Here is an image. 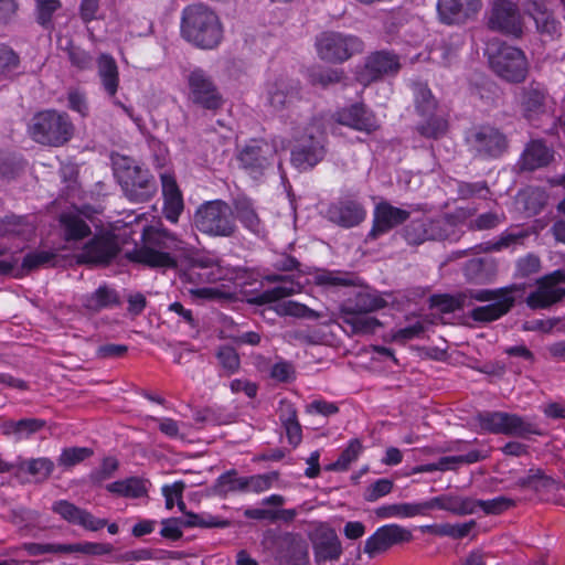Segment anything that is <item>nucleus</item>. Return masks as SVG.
<instances>
[{
	"label": "nucleus",
	"mask_w": 565,
	"mask_h": 565,
	"mask_svg": "<svg viewBox=\"0 0 565 565\" xmlns=\"http://www.w3.org/2000/svg\"><path fill=\"white\" fill-rule=\"evenodd\" d=\"M97 74L108 96L115 97L119 87V72L115 58L106 53L98 56Z\"/></svg>",
	"instance_id": "obj_33"
},
{
	"label": "nucleus",
	"mask_w": 565,
	"mask_h": 565,
	"mask_svg": "<svg viewBox=\"0 0 565 565\" xmlns=\"http://www.w3.org/2000/svg\"><path fill=\"white\" fill-rule=\"evenodd\" d=\"M469 151L483 160L500 158L508 150V139L503 132L492 126H479L466 135Z\"/></svg>",
	"instance_id": "obj_9"
},
{
	"label": "nucleus",
	"mask_w": 565,
	"mask_h": 565,
	"mask_svg": "<svg viewBox=\"0 0 565 565\" xmlns=\"http://www.w3.org/2000/svg\"><path fill=\"white\" fill-rule=\"evenodd\" d=\"M119 253L116 238L109 234L98 235L88 241L81 254L79 259L89 264H108Z\"/></svg>",
	"instance_id": "obj_22"
},
{
	"label": "nucleus",
	"mask_w": 565,
	"mask_h": 565,
	"mask_svg": "<svg viewBox=\"0 0 565 565\" xmlns=\"http://www.w3.org/2000/svg\"><path fill=\"white\" fill-rule=\"evenodd\" d=\"M74 130L70 116L54 109L36 113L28 126L35 142L51 147L64 146L73 138Z\"/></svg>",
	"instance_id": "obj_4"
},
{
	"label": "nucleus",
	"mask_w": 565,
	"mask_h": 565,
	"mask_svg": "<svg viewBox=\"0 0 565 565\" xmlns=\"http://www.w3.org/2000/svg\"><path fill=\"white\" fill-rule=\"evenodd\" d=\"M118 303L119 296L117 291L107 285L99 286L94 292L83 298V307L90 312H99Z\"/></svg>",
	"instance_id": "obj_39"
},
{
	"label": "nucleus",
	"mask_w": 565,
	"mask_h": 565,
	"mask_svg": "<svg viewBox=\"0 0 565 565\" xmlns=\"http://www.w3.org/2000/svg\"><path fill=\"white\" fill-rule=\"evenodd\" d=\"M279 418L286 430L289 444L292 446H298L301 441L302 434L294 405L282 402L279 407Z\"/></svg>",
	"instance_id": "obj_43"
},
{
	"label": "nucleus",
	"mask_w": 565,
	"mask_h": 565,
	"mask_svg": "<svg viewBox=\"0 0 565 565\" xmlns=\"http://www.w3.org/2000/svg\"><path fill=\"white\" fill-rule=\"evenodd\" d=\"M324 131L319 120H312L291 152V162L300 170L316 166L324 156Z\"/></svg>",
	"instance_id": "obj_11"
},
{
	"label": "nucleus",
	"mask_w": 565,
	"mask_h": 565,
	"mask_svg": "<svg viewBox=\"0 0 565 565\" xmlns=\"http://www.w3.org/2000/svg\"><path fill=\"white\" fill-rule=\"evenodd\" d=\"M337 121L366 134H371L379 128L374 115L360 104L340 110L337 115Z\"/></svg>",
	"instance_id": "obj_27"
},
{
	"label": "nucleus",
	"mask_w": 565,
	"mask_h": 565,
	"mask_svg": "<svg viewBox=\"0 0 565 565\" xmlns=\"http://www.w3.org/2000/svg\"><path fill=\"white\" fill-rule=\"evenodd\" d=\"M401 67L398 56L387 51L369 54L363 66L356 72V79L366 86L386 75H394Z\"/></svg>",
	"instance_id": "obj_12"
},
{
	"label": "nucleus",
	"mask_w": 565,
	"mask_h": 565,
	"mask_svg": "<svg viewBox=\"0 0 565 565\" xmlns=\"http://www.w3.org/2000/svg\"><path fill=\"white\" fill-rule=\"evenodd\" d=\"M413 540L412 531L398 524H386L379 527L373 535H371L364 545V552L374 557L381 553L386 552L393 545L407 543Z\"/></svg>",
	"instance_id": "obj_16"
},
{
	"label": "nucleus",
	"mask_w": 565,
	"mask_h": 565,
	"mask_svg": "<svg viewBox=\"0 0 565 565\" xmlns=\"http://www.w3.org/2000/svg\"><path fill=\"white\" fill-rule=\"evenodd\" d=\"M182 525L184 527H226L230 525V522L226 520H218L215 516L209 514H195V513H186L185 518L182 519Z\"/></svg>",
	"instance_id": "obj_62"
},
{
	"label": "nucleus",
	"mask_w": 565,
	"mask_h": 565,
	"mask_svg": "<svg viewBox=\"0 0 565 565\" xmlns=\"http://www.w3.org/2000/svg\"><path fill=\"white\" fill-rule=\"evenodd\" d=\"M488 26L493 31L519 36L522 33V20L516 4L511 0H494Z\"/></svg>",
	"instance_id": "obj_15"
},
{
	"label": "nucleus",
	"mask_w": 565,
	"mask_h": 565,
	"mask_svg": "<svg viewBox=\"0 0 565 565\" xmlns=\"http://www.w3.org/2000/svg\"><path fill=\"white\" fill-rule=\"evenodd\" d=\"M386 306L385 299L381 296L370 292H360L353 301L349 300L341 308H350L360 313H370Z\"/></svg>",
	"instance_id": "obj_44"
},
{
	"label": "nucleus",
	"mask_w": 565,
	"mask_h": 565,
	"mask_svg": "<svg viewBox=\"0 0 565 565\" xmlns=\"http://www.w3.org/2000/svg\"><path fill=\"white\" fill-rule=\"evenodd\" d=\"M316 49L318 56L331 64H342L354 55L363 53V40L351 33L326 31L317 36Z\"/></svg>",
	"instance_id": "obj_7"
},
{
	"label": "nucleus",
	"mask_w": 565,
	"mask_h": 565,
	"mask_svg": "<svg viewBox=\"0 0 565 565\" xmlns=\"http://www.w3.org/2000/svg\"><path fill=\"white\" fill-rule=\"evenodd\" d=\"M20 470H25L30 475L41 480L47 479L54 469V463L49 458H36L19 463Z\"/></svg>",
	"instance_id": "obj_59"
},
{
	"label": "nucleus",
	"mask_w": 565,
	"mask_h": 565,
	"mask_svg": "<svg viewBox=\"0 0 565 565\" xmlns=\"http://www.w3.org/2000/svg\"><path fill=\"white\" fill-rule=\"evenodd\" d=\"M472 498L444 494L420 502L422 514L435 508L449 511L457 515L472 514Z\"/></svg>",
	"instance_id": "obj_30"
},
{
	"label": "nucleus",
	"mask_w": 565,
	"mask_h": 565,
	"mask_svg": "<svg viewBox=\"0 0 565 565\" xmlns=\"http://www.w3.org/2000/svg\"><path fill=\"white\" fill-rule=\"evenodd\" d=\"M64 238L67 242L79 241L90 234V227L82 215L73 212L60 216Z\"/></svg>",
	"instance_id": "obj_40"
},
{
	"label": "nucleus",
	"mask_w": 565,
	"mask_h": 565,
	"mask_svg": "<svg viewBox=\"0 0 565 565\" xmlns=\"http://www.w3.org/2000/svg\"><path fill=\"white\" fill-rule=\"evenodd\" d=\"M181 34L190 43L201 49H214L223 38L218 17L203 4H193L182 12Z\"/></svg>",
	"instance_id": "obj_2"
},
{
	"label": "nucleus",
	"mask_w": 565,
	"mask_h": 565,
	"mask_svg": "<svg viewBox=\"0 0 565 565\" xmlns=\"http://www.w3.org/2000/svg\"><path fill=\"white\" fill-rule=\"evenodd\" d=\"M548 92L544 85L531 82L521 88L520 106L523 116L527 120L537 119L546 113Z\"/></svg>",
	"instance_id": "obj_25"
},
{
	"label": "nucleus",
	"mask_w": 565,
	"mask_h": 565,
	"mask_svg": "<svg viewBox=\"0 0 565 565\" xmlns=\"http://www.w3.org/2000/svg\"><path fill=\"white\" fill-rule=\"evenodd\" d=\"M215 356L224 375L231 376L239 370L241 359L234 348L222 345L217 349Z\"/></svg>",
	"instance_id": "obj_52"
},
{
	"label": "nucleus",
	"mask_w": 565,
	"mask_h": 565,
	"mask_svg": "<svg viewBox=\"0 0 565 565\" xmlns=\"http://www.w3.org/2000/svg\"><path fill=\"white\" fill-rule=\"evenodd\" d=\"M45 425V420L40 418H23L6 420L0 427L4 435H14L17 439H23L40 431Z\"/></svg>",
	"instance_id": "obj_41"
},
{
	"label": "nucleus",
	"mask_w": 565,
	"mask_h": 565,
	"mask_svg": "<svg viewBox=\"0 0 565 565\" xmlns=\"http://www.w3.org/2000/svg\"><path fill=\"white\" fill-rule=\"evenodd\" d=\"M472 514L477 508L481 509L486 514H501L514 505V501L507 497H497L490 500L472 499Z\"/></svg>",
	"instance_id": "obj_55"
},
{
	"label": "nucleus",
	"mask_w": 565,
	"mask_h": 565,
	"mask_svg": "<svg viewBox=\"0 0 565 565\" xmlns=\"http://www.w3.org/2000/svg\"><path fill=\"white\" fill-rule=\"evenodd\" d=\"M483 458H484V456H482L479 450H471L466 455L443 457L435 463H427V465L418 466V467L414 468V472L420 473V472H433V471H437V470H440V471L454 470L459 465L475 463V462L482 460Z\"/></svg>",
	"instance_id": "obj_37"
},
{
	"label": "nucleus",
	"mask_w": 565,
	"mask_h": 565,
	"mask_svg": "<svg viewBox=\"0 0 565 565\" xmlns=\"http://www.w3.org/2000/svg\"><path fill=\"white\" fill-rule=\"evenodd\" d=\"M193 224L199 232L211 237H232L237 232L233 209L222 200L201 204L194 213Z\"/></svg>",
	"instance_id": "obj_6"
},
{
	"label": "nucleus",
	"mask_w": 565,
	"mask_h": 565,
	"mask_svg": "<svg viewBox=\"0 0 565 565\" xmlns=\"http://www.w3.org/2000/svg\"><path fill=\"white\" fill-rule=\"evenodd\" d=\"M375 515L380 519L390 518H413L422 514L420 502L418 503H394L382 505L375 509Z\"/></svg>",
	"instance_id": "obj_46"
},
{
	"label": "nucleus",
	"mask_w": 565,
	"mask_h": 565,
	"mask_svg": "<svg viewBox=\"0 0 565 565\" xmlns=\"http://www.w3.org/2000/svg\"><path fill=\"white\" fill-rule=\"evenodd\" d=\"M480 427L492 434H503L527 438L529 435H541V430L532 423L525 422L516 414L504 412H484L477 415Z\"/></svg>",
	"instance_id": "obj_10"
},
{
	"label": "nucleus",
	"mask_w": 565,
	"mask_h": 565,
	"mask_svg": "<svg viewBox=\"0 0 565 565\" xmlns=\"http://www.w3.org/2000/svg\"><path fill=\"white\" fill-rule=\"evenodd\" d=\"M246 484L245 478L237 477L236 470H230L216 479L213 493L226 497L230 492L246 491Z\"/></svg>",
	"instance_id": "obj_47"
},
{
	"label": "nucleus",
	"mask_w": 565,
	"mask_h": 565,
	"mask_svg": "<svg viewBox=\"0 0 565 565\" xmlns=\"http://www.w3.org/2000/svg\"><path fill=\"white\" fill-rule=\"evenodd\" d=\"M186 244L167 230H151L145 236V244L127 254L132 262L151 268H175L174 253L184 252Z\"/></svg>",
	"instance_id": "obj_1"
},
{
	"label": "nucleus",
	"mask_w": 565,
	"mask_h": 565,
	"mask_svg": "<svg viewBox=\"0 0 565 565\" xmlns=\"http://www.w3.org/2000/svg\"><path fill=\"white\" fill-rule=\"evenodd\" d=\"M522 3L543 38L555 40L561 35V22L547 9L544 0H523Z\"/></svg>",
	"instance_id": "obj_20"
},
{
	"label": "nucleus",
	"mask_w": 565,
	"mask_h": 565,
	"mask_svg": "<svg viewBox=\"0 0 565 565\" xmlns=\"http://www.w3.org/2000/svg\"><path fill=\"white\" fill-rule=\"evenodd\" d=\"M190 99L210 110L218 109L223 99L211 77L201 68L193 70L188 76Z\"/></svg>",
	"instance_id": "obj_13"
},
{
	"label": "nucleus",
	"mask_w": 565,
	"mask_h": 565,
	"mask_svg": "<svg viewBox=\"0 0 565 565\" xmlns=\"http://www.w3.org/2000/svg\"><path fill=\"white\" fill-rule=\"evenodd\" d=\"M93 449L88 447L64 448L57 459V463L64 468H72L93 456Z\"/></svg>",
	"instance_id": "obj_57"
},
{
	"label": "nucleus",
	"mask_w": 565,
	"mask_h": 565,
	"mask_svg": "<svg viewBox=\"0 0 565 565\" xmlns=\"http://www.w3.org/2000/svg\"><path fill=\"white\" fill-rule=\"evenodd\" d=\"M115 177L125 196L135 203L149 201L157 192V182L148 169L134 159L118 157L114 161Z\"/></svg>",
	"instance_id": "obj_3"
},
{
	"label": "nucleus",
	"mask_w": 565,
	"mask_h": 565,
	"mask_svg": "<svg viewBox=\"0 0 565 565\" xmlns=\"http://www.w3.org/2000/svg\"><path fill=\"white\" fill-rule=\"evenodd\" d=\"M276 153L273 145L265 140H252L239 153V161L254 178L263 174L267 169Z\"/></svg>",
	"instance_id": "obj_17"
},
{
	"label": "nucleus",
	"mask_w": 565,
	"mask_h": 565,
	"mask_svg": "<svg viewBox=\"0 0 565 565\" xmlns=\"http://www.w3.org/2000/svg\"><path fill=\"white\" fill-rule=\"evenodd\" d=\"M504 220L505 216L503 213L490 211L471 218L468 223V228L471 231H488L495 228L502 224Z\"/></svg>",
	"instance_id": "obj_60"
},
{
	"label": "nucleus",
	"mask_w": 565,
	"mask_h": 565,
	"mask_svg": "<svg viewBox=\"0 0 565 565\" xmlns=\"http://www.w3.org/2000/svg\"><path fill=\"white\" fill-rule=\"evenodd\" d=\"M529 236L527 232L520 231L518 233L504 232L494 243H487L483 250H501L513 245L523 244V241Z\"/></svg>",
	"instance_id": "obj_63"
},
{
	"label": "nucleus",
	"mask_w": 565,
	"mask_h": 565,
	"mask_svg": "<svg viewBox=\"0 0 565 565\" xmlns=\"http://www.w3.org/2000/svg\"><path fill=\"white\" fill-rule=\"evenodd\" d=\"M162 194L164 199V215L171 222H177L183 211V199L175 179L167 173L161 174Z\"/></svg>",
	"instance_id": "obj_31"
},
{
	"label": "nucleus",
	"mask_w": 565,
	"mask_h": 565,
	"mask_svg": "<svg viewBox=\"0 0 565 565\" xmlns=\"http://www.w3.org/2000/svg\"><path fill=\"white\" fill-rule=\"evenodd\" d=\"M489 64L492 71L507 82L521 83L527 75V61L518 47L501 44L488 47Z\"/></svg>",
	"instance_id": "obj_8"
},
{
	"label": "nucleus",
	"mask_w": 565,
	"mask_h": 565,
	"mask_svg": "<svg viewBox=\"0 0 565 565\" xmlns=\"http://www.w3.org/2000/svg\"><path fill=\"white\" fill-rule=\"evenodd\" d=\"M315 282L322 287H348L355 285V277L344 271H321L315 276Z\"/></svg>",
	"instance_id": "obj_50"
},
{
	"label": "nucleus",
	"mask_w": 565,
	"mask_h": 565,
	"mask_svg": "<svg viewBox=\"0 0 565 565\" xmlns=\"http://www.w3.org/2000/svg\"><path fill=\"white\" fill-rule=\"evenodd\" d=\"M315 561L318 565L338 561L342 554L341 542L332 529H321L313 541Z\"/></svg>",
	"instance_id": "obj_28"
},
{
	"label": "nucleus",
	"mask_w": 565,
	"mask_h": 565,
	"mask_svg": "<svg viewBox=\"0 0 565 565\" xmlns=\"http://www.w3.org/2000/svg\"><path fill=\"white\" fill-rule=\"evenodd\" d=\"M340 318L353 334L374 333L382 326L376 318L352 311L350 308H340Z\"/></svg>",
	"instance_id": "obj_36"
},
{
	"label": "nucleus",
	"mask_w": 565,
	"mask_h": 565,
	"mask_svg": "<svg viewBox=\"0 0 565 565\" xmlns=\"http://www.w3.org/2000/svg\"><path fill=\"white\" fill-rule=\"evenodd\" d=\"M498 266L493 258H473L466 263L465 275L475 284H488L497 276Z\"/></svg>",
	"instance_id": "obj_34"
},
{
	"label": "nucleus",
	"mask_w": 565,
	"mask_h": 565,
	"mask_svg": "<svg viewBox=\"0 0 565 565\" xmlns=\"http://www.w3.org/2000/svg\"><path fill=\"white\" fill-rule=\"evenodd\" d=\"M525 284H512L499 289L469 290V298L478 301H493L475 308L470 317L478 322H491L507 315L518 298L525 292Z\"/></svg>",
	"instance_id": "obj_5"
},
{
	"label": "nucleus",
	"mask_w": 565,
	"mask_h": 565,
	"mask_svg": "<svg viewBox=\"0 0 565 565\" xmlns=\"http://www.w3.org/2000/svg\"><path fill=\"white\" fill-rule=\"evenodd\" d=\"M515 484L522 489H531L536 492H553L554 489L559 488V483L545 475L542 469H530L527 475L520 478Z\"/></svg>",
	"instance_id": "obj_42"
},
{
	"label": "nucleus",
	"mask_w": 565,
	"mask_h": 565,
	"mask_svg": "<svg viewBox=\"0 0 565 565\" xmlns=\"http://www.w3.org/2000/svg\"><path fill=\"white\" fill-rule=\"evenodd\" d=\"M462 44L463 40L461 35H451L431 51L433 58L443 65H449L457 57Z\"/></svg>",
	"instance_id": "obj_45"
},
{
	"label": "nucleus",
	"mask_w": 565,
	"mask_h": 565,
	"mask_svg": "<svg viewBox=\"0 0 565 565\" xmlns=\"http://www.w3.org/2000/svg\"><path fill=\"white\" fill-rule=\"evenodd\" d=\"M362 450V445L358 439L350 441L349 446L341 452L338 460L326 467L330 471H345L350 465L355 461Z\"/></svg>",
	"instance_id": "obj_56"
},
{
	"label": "nucleus",
	"mask_w": 565,
	"mask_h": 565,
	"mask_svg": "<svg viewBox=\"0 0 565 565\" xmlns=\"http://www.w3.org/2000/svg\"><path fill=\"white\" fill-rule=\"evenodd\" d=\"M554 159V151L542 140H532L525 147L520 159V168L534 171L547 167Z\"/></svg>",
	"instance_id": "obj_29"
},
{
	"label": "nucleus",
	"mask_w": 565,
	"mask_h": 565,
	"mask_svg": "<svg viewBox=\"0 0 565 565\" xmlns=\"http://www.w3.org/2000/svg\"><path fill=\"white\" fill-rule=\"evenodd\" d=\"M423 218L414 220L403 228V237L409 245H420L427 241Z\"/></svg>",
	"instance_id": "obj_64"
},
{
	"label": "nucleus",
	"mask_w": 565,
	"mask_h": 565,
	"mask_svg": "<svg viewBox=\"0 0 565 565\" xmlns=\"http://www.w3.org/2000/svg\"><path fill=\"white\" fill-rule=\"evenodd\" d=\"M63 554L81 553L86 555H105L113 552V545L108 543H74V544H58L57 547Z\"/></svg>",
	"instance_id": "obj_49"
},
{
	"label": "nucleus",
	"mask_w": 565,
	"mask_h": 565,
	"mask_svg": "<svg viewBox=\"0 0 565 565\" xmlns=\"http://www.w3.org/2000/svg\"><path fill=\"white\" fill-rule=\"evenodd\" d=\"M232 209L235 218H237L246 230L255 235L264 234V225L249 199H235Z\"/></svg>",
	"instance_id": "obj_32"
},
{
	"label": "nucleus",
	"mask_w": 565,
	"mask_h": 565,
	"mask_svg": "<svg viewBox=\"0 0 565 565\" xmlns=\"http://www.w3.org/2000/svg\"><path fill=\"white\" fill-rule=\"evenodd\" d=\"M274 309L279 316H290L309 320H318L323 317V313L310 309L303 303L292 300L279 302L275 306Z\"/></svg>",
	"instance_id": "obj_48"
},
{
	"label": "nucleus",
	"mask_w": 565,
	"mask_h": 565,
	"mask_svg": "<svg viewBox=\"0 0 565 565\" xmlns=\"http://www.w3.org/2000/svg\"><path fill=\"white\" fill-rule=\"evenodd\" d=\"M297 93L296 85L284 79H278L268 85L267 102L275 111H279L295 100Z\"/></svg>",
	"instance_id": "obj_35"
},
{
	"label": "nucleus",
	"mask_w": 565,
	"mask_h": 565,
	"mask_svg": "<svg viewBox=\"0 0 565 565\" xmlns=\"http://www.w3.org/2000/svg\"><path fill=\"white\" fill-rule=\"evenodd\" d=\"M327 216L331 222L349 228L359 225L365 218L366 211L356 201H341L329 206Z\"/></svg>",
	"instance_id": "obj_26"
},
{
	"label": "nucleus",
	"mask_w": 565,
	"mask_h": 565,
	"mask_svg": "<svg viewBox=\"0 0 565 565\" xmlns=\"http://www.w3.org/2000/svg\"><path fill=\"white\" fill-rule=\"evenodd\" d=\"M276 561L279 565H307L309 545L299 534L285 533L277 540Z\"/></svg>",
	"instance_id": "obj_18"
},
{
	"label": "nucleus",
	"mask_w": 565,
	"mask_h": 565,
	"mask_svg": "<svg viewBox=\"0 0 565 565\" xmlns=\"http://www.w3.org/2000/svg\"><path fill=\"white\" fill-rule=\"evenodd\" d=\"M408 217V211L395 207L387 202H381L375 206L373 226L367 237L376 239L379 236L404 223Z\"/></svg>",
	"instance_id": "obj_24"
},
{
	"label": "nucleus",
	"mask_w": 565,
	"mask_h": 565,
	"mask_svg": "<svg viewBox=\"0 0 565 565\" xmlns=\"http://www.w3.org/2000/svg\"><path fill=\"white\" fill-rule=\"evenodd\" d=\"M60 8V0H35L36 22L45 29H51L53 14Z\"/></svg>",
	"instance_id": "obj_61"
},
{
	"label": "nucleus",
	"mask_w": 565,
	"mask_h": 565,
	"mask_svg": "<svg viewBox=\"0 0 565 565\" xmlns=\"http://www.w3.org/2000/svg\"><path fill=\"white\" fill-rule=\"evenodd\" d=\"M264 280L267 282L278 285L274 288L264 290L263 292L248 299L249 303L262 306L266 303L276 302L278 300L296 295L301 290V285L288 275H266L264 277Z\"/></svg>",
	"instance_id": "obj_21"
},
{
	"label": "nucleus",
	"mask_w": 565,
	"mask_h": 565,
	"mask_svg": "<svg viewBox=\"0 0 565 565\" xmlns=\"http://www.w3.org/2000/svg\"><path fill=\"white\" fill-rule=\"evenodd\" d=\"M52 511L64 521L82 526L87 531H99L107 524L106 519L94 516L89 511L82 509L67 500H58L52 504Z\"/></svg>",
	"instance_id": "obj_19"
},
{
	"label": "nucleus",
	"mask_w": 565,
	"mask_h": 565,
	"mask_svg": "<svg viewBox=\"0 0 565 565\" xmlns=\"http://www.w3.org/2000/svg\"><path fill=\"white\" fill-rule=\"evenodd\" d=\"M481 0H438L437 11L445 24H461L481 9Z\"/></svg>",
	"instance_id": "obj_23"
},
{
	"label": "nucleus",
	"mask_w": 565,
	"mask_h": 565,
	"mask_svg": "<svg viewBox=\"0 0 565 565\" xmlns=\"http://www.w3.org/2000/svg\"><path fill=\"white\" fill-rule=\"evenodd\" d=\"M426 121L417 125V131L425 138L438 139L443 137L448 130V122L441 116H436L433 113L430 116H424Z\"/></svg>",
	"instance_id": "obj_51"
},
{
	"label": "nucleus",
	"mask_w": 565,
	"mask_h": 565,
	"mask_svg": "<svg viewBox=\"0 0 565 565\" xmlns=\"http://www.w3.org/2000/svg\"><path fill=\"white\" fill-rule=\"evenodd\" d=\"M565 282V274L555 270L536 280L537 289L526 297V305L531 309L548 308L553 303L565 298V288H556V285Z\"/></svg>",
	"instance_id": "obj_14"
},
{
	"label": "nucleus",
	"mask_w": 565,
	"mask_h": 565,
	"mask_svg": "<svg viewBox=\"0 0 565 565\" xmlns=\"http://www.w3.org/2000/svg\"><path fill=\"white\" fill-rule=\"evenodd\" d=\"M415 107L420 116H430L437 109V100L431 92L423 84L414 87Z\"/></svg>",
	"instance_id": "obj_53"
},
{
	"label": "nucleus",
	"mask_w": 565,
	"mask_h": 565,
	"mask_svg": "<svg viewBox=\"0 0 565 565\" xmlns=\"http://www.w3.org/2000/svg\"><path fill=\"white\" fill-rule=\"evenodd\" d=\"M423 221L425 225V234L427 236V241L446 239L454 232V226L447 218H423Z\"/></svg>",
	"instance_id": "obj_54"
},
{
	"label": "nucleus",
	"mask_w": 565,
	"mask_h": 565,
	"mask_svg": "<svg viewBox=\"0 0 565 565\" xmlns=\"http://www.w3.org/2000/svg\"><path fill=\"white\" fill-rule=\"evenodd\" d=\"M469 297V290L458 295L457 297L449 295H434L430 298L433 307L438 308L443 312H454L465 306L466 298Z\"/></svg>",
	"instance_id": "obj_58"
},
{
	"label": "nucleus",
	"mask_w": 565,
	"mask_h": 565,
	"mask_svg": "<svg viewBox=\"0 0 565 565\" xmlns=\"http://www.w3.org/2000/svg\"><path fill=\"white\" fill-rule=\"evenodd\" d=\"M57 46L65 52L71 65L79 71L92 68L94 64L93 55L76 45L71 36H58Z\"/></svg>",
	"instance_id": "obj_38"
}]
</instances>
